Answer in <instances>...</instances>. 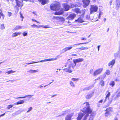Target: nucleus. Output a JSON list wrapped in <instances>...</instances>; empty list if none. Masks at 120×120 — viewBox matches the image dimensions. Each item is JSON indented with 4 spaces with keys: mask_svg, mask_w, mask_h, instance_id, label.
I'll return each mask as SVG.
<instances>
[{
    "mask_svg": "<svg viewBox=\"0 0 120 120\" xmlns=\"http://www.w3.org/2000/svg\"><path fill=\"white\" fill-rule=\"evenodd\" d=\"M51 9L52 10L58 11L55 12V15H60L62 14L63 13V10L60 8V4L59 3L56 2L54 4H51L50 6Z\"/></svg>",
    "mask_w": 120,
    "mask_h": 120,
    "instance_id": "obj_1",
    "label": "nucleus"
},
{
    "mask_svg": "<svg viewBox=\"0 0 120 120\" xmlns=\"http://www.w3.org/2000/svg\"><path fill=\"white\" fill-rule=\"evenodd\" d=\"M84 105L86 106V108L85 109L84 108V109L82 111L84 113L86 114L83 120H86L87 117L89 116V114L92 112V110L90 109L88 102H86L84 103Z\"/></svg>",
    "mask_w": 120,
    "mask_h": 120,
    "instance_id": "obj_2",
    "label": "nucleus"
},
{
    "mask_svg": "<svg viewBox=\"0 0 120 120\" xmlns=\"http://www.w3.org/2000/svg\"><path fill=\"white\" fill-rule=\"evenodd\" d=\"M98 9V6L95 5H91L90 8V13H93L95 12H97Z\"/></svg>",
    "mask_w": 120,
    "mask_h": 120,
    "instance_id": "obj_3",
    "label": "nucleus"
},
{
    "mask_svg": "<svg viewBox=\"0 0 120 120\" xmlns=\"http://www.w3.org/2000/svg\"><path fill=\"white\" fill-rule=\"evenodd\" d=\"M85 11V9H84L82 10V15H81V17L75 20V22L80 23H82L84 22V21L83 19V18L84 17V15Z\"/></svg>",
    "mask_w": 120,
    "mask_h": 120,
    "instance_id": "obj_4",
    "label": "nucleus"
},
{
    "mask_svg": "<svg viewBox=\"0 0 120 120\" xmlns=\"http://www.w3.org/2000/svg\"><path fill=\"white\" fill-rule=\"evenodd\" d=\"M83 115V114L80 113L79 114V116L77 118V120H80ZM71 116L70 115L67 116L65 118L66 120H71Z\"/></svg>",
    "mask_w": 120,
    "mask_h": 120,
    "instance_id": "obj_5",
    "label": "nucleus"
},
{
    "mask_svg": "<svg viewBox=\"0 0 120 120\" xmlns=\"http://www.w3.org/2000/svg\"><path fill=\"white\" fill-rule=\"evenodd\" d=\"M56 60V58H55L54 59L52 58H51V59H45V60H41L40 61H38V62H31V63H26V64H27L29 65V64H33V63H38V62H45V61H53V60Z\"/></svg>",
    "mask_w": 120,
    "mask_h": 120,
    "instance_id": "obj_6",
    "label": "nucleus"
},
{
    "mask_svg": "<svg viewBox=\"0 0 120 120\" xmlns=\"http://www.w3.org/2000/svg\"><path fill=\"white\" fill-rule=\"evenodd\" d=\"M103 70V68H100L96 70L93 74L94 76H96L98 75Z\"/></svg>",
    "mask_w": 120,
    "mask_h": 120,
    "instance_id": "obj_7",
    "label": "nucleus"
},
{
    "mask_svg": "<svg viewBox=\"0 0 120 120\" xmlns=\"http://www.w3.org/2000/svg\"><path fill=\"white\" fill-rule=\"evenodd\" d=\"M76 15L74 13L70 14L67 18V19L68 20H72L76 17Z\"/></svg>",
    "mask_w": 120,
    "mask_h": 120,
    "instance_id": "obj_8",
    "label": "nucleus"
},
{
    "mask_svg": "<svg viewBox=\"0 0 120 120\" xmlns=\"http://www.w3.org/2000/svg\"><path fill=\"white\" fill-rule=\"evenodd\" d=\"M84 60L83 58H79L76 59H74L73 60L74 63L75 64V65H76V63L79 62H81L83 61Z\"/></svg>",
    "mask_w": 120,
    "mask_h": 120,
    "instance_id": "obj_9",
    "label": "nucleus"
},
{
    "mask_svg": "<svg viewBox=\"0 0 120 120\" xmlns=\"http://www.w3.org/2000/svg\"><path fill=\"white\" fill-rule=\"evenodd\" d=\"M115 59H112L108 64V66L109 67L111 66L110 68H112L113 66L114 65L115 63Z\"/></svg>",
    "mask_w": 120,
    "mask_h": 120,
    "instance_id": "obj_10",
    "label": "nucleus"
},
{
    "mask_svg": "<svg viewBox=\"0 0 120 120\" xmlns=\"http://www.w3.org/2000/svg\"><path fill=\"white\" fill-rule=\"evenodd\" d=\"M90 1L89 0H84L83 1V6L85 8L89 4Z\"/></svg>",
    "mask_w": 120,
    "mask_h": 120,
    "instance_id": "obj_11",
    "label": "nucleus"
},
{
    "mask_svg": "<svg viewBox=\"0 0 120 120\" xmlns=\"http://www.w3.org/2000/svg\"><path fill=\"white\" fill-rule=\"evenodd\" d=\"M67 65H68V67L71 68L72 67L73 69L75 68V66L76 65H75V64H74L73 62H69L67 63Z\"/></svg>",
    "mask_w": 120,
    "mask_h": 120,
    "instance_id": "obj_12",
    "label": "nucleus"
},
{
    "mask_svg": "<svg viewBox=\"0 0 120 120\" xmlns=\"http://www.w3.org/2000/svg\"><path fill=\"white\" fill-rule=\"evenodd\" d=\"M39 71V70L38 69H37L36 70L30 69V70L28 71H27V72L30 73L34 74L38 72Z\"/></svg>",
    "mask_w": 120,
    "mask_h": 120,
    "instance_id": "obj_13",
    "label": "nucleus"
},
{
    "mask_svg": "<svg viewBox=\"0 0 120 120\" xmlns=\"http://www.w3.org/2000/svg\"><path fill=\"white\" fill-rule=\"evenodd\" d=\"M94 95L93 92H90L86 96V98L87 99H90Z\"/></svg>",
    "mask_w": 120,
    "mask_h": 120,
    "instance_id": "obj_14",
    "label": "nucleus"
},
{
    "mask_svg": "<svg viewBox=\"0 0 120 120\" xmlns=\"http://www.w3.org/2000/svg\"><path fill=\"white\" fill-rule=\"evenodd\" d=\"M106 94L107 95H106L105 99L104 100V103L106 101L107 99L109 100V97L110 95V93L108 91H107L106 92Z\"/></svg>",
    "mask_w": 120,
    "mask_h": 120,
    "instance_id": "obj_15",
    "label": "nucleus"
},
{
    "mask_svg": "<svg viewBox=\"0 0 120 120\" xmlns=\"http://www.w3.org/2000/svg\"><path fill=\"white\" fill-rule=\"evenodd\" d=\"M38 1L41 2L43 5H44L46 4H47L49 2V0H38Z\"/></svg>",
    "mask_w": 120,
    "mask_h": 120,
    "instance_id": "obj_16",
    "label": "nucleus"
},
{
    "mask_svg": "<svg viewBox=\"0 0 120 120\" xmlns=\"http://www.w3.org/2000/svg\"><path fill=\"white\" fill-rule=\"evenodd\" d=\"M63 5L64 6V8L65 11H67L69 9L70 6L67 4H63Z\"/></svg>",
    "mask_w": 120,
    "mask_h": 120,
    "instance_id": "obj_17",
    "label": "nucleus"
},
{
    "mask_svg": "<svg viewBox=\"0 0 120 120\" xmlns=\"http://www.w3.org/2000/svg\"><path fill=\"white\" fill-rule=\"evenodd\" d=\"M72 48V47L70 46L67 47H66L62 49V51L63 53L64 52L68 50L71 49Z\"/></svg>",
    "mask_w": 120,
    "mask_h": 120,
    "instance_id": "obj_18",
    "label": "nucleus"
},
{
    "mask_svg": "<svg viewBox=\"0 0 120 120\" xmlns=\"http://www.w3.org/2000/svg\"><path fill=\"white\" fill-rule=\"evenodd\" d=\"M105 111L111 114V113L113 112L112 108L111 107L108 108L106 109Z\"/></svg>",
    "mask_w": 120,
    "mask_h": 120,
    "instance_id": "obj_19",
    "label": "nucleus"
},
{
    "mask_svg": "<svg viewBox=\"0 0 120 120\" xmlns=\"http://www.w3.org/2000/svg\"><path fill=\"white\" fill-rule=\"evenodd\" d=\"M21 34V32H16L13 33L12 35V37H15L17 36L18 35Z\"/></svg>",
    "mask_w": 120,
    "mask_h": 120,
    "instance_id": "obj_20",
    "label": "nucleus"
},
{
    "mask_svg": "<svg viewBox=\"0 0 120 120\" xmlns=\"http://www.w3.org/2000/svg\"><path fill=\"white\" fill-rule=\"evenodd\" d=\"M66 72H68L69 73H71L72 72V71L71 69V68L69 67L65 68L63 70Z\"/></svg>",
    "mask_w": 120,
    "mask_h": 120,
    "instance_id": "obj_21",
    "label": "nucleus"
},
{
    "mask_svg": "<svg viewBox=\"0 0 120 120\" xmlns=\"http://www.w3.org/2000/svg\"><path fill=\"white\" fill-rule=\"evenodd\" d=\"M115 4L116 5L117 8H118L119 7L120 4V0H116Z\"/></svg>",
    "mask_w": 120,
    "mask_h": 120,
    "instance_id": "obj_22",
    "label": "nucleus"
},
{
    "mask_svg": "<svg viewBox=\"0 0 120 120\" xmlns=\"http://www.w3.org/2000/svg\"><path fill=\"white\" fill-rule=\"evenodd\" d=\"M22 1L20 2L19 1H18L17 2H16V3L18 7H20L21 6V7L22 6Z\"/></svg>",
    "mask_w": 120,
    "mask_h": 120,
    "instance_id": "obj_23",
    "label": "nucleus"
},
{
    "mask_svg": "<svg viewBox=\"0 0 120 120\" xmlns=\"http://www.w3.org/2000/svg\"><path fill=\"white\" fill-rule=\"evenodd\" d=\"M34 96V95H26L24 97H18L16 98H26V97H29V98H31V97L33 96Z\"/></svg>",
    "mask_w": 120,
    "mask_h": 120,
    "instance_id": "obj_24",
    "label": "nucleus"
},
{
    "mask_svg": "<svg viewBox=\"0 0 120 120\" xmlns=\"http://www.w3.org/2000/svg\"><path fill=\"white\" fill-rule=\"evenodd\" d=\"M24 102V101L23 100H21L19 101H18L16 103V104L17 105L22 104H23Z\"/></svg>",
    "mask_w": 120,
    "mask_h": 120,
    "instance_id": "obj_25",
    "label": "nucleus"
},
{
    "mask_svg": "<svg viewBox=\"0 0 120 120\" xmlns=\"http://www.w3.org/2000/svg\"><path fill=\"white\" fill-rule=\"evenodd\" d=\"M15 71H13L12 70H11L10 71H8L5 73V74L7 73L8 75H9L11 73H15Z\"/></svg>",
    "mask_w": 120,
    "mask_h": 120,
    "instance_id": "obj_26",
    "label": "nucleus"
},
{
    "mask_svg": "<svg viewBox=\"0 0 120 120\" xmlns=\"http://www.w3.org/2000/svg\"><path fill=\"white\" fill-rule=\"evenodd\" d=\"M22 28V27L21 26H17L15 27L14 29V30H18Z\"/></svg>",
    "mask_w": 120,
    "mask_h": 120,
    "instance_id": "obj_27",
    "label": "nucleus"
},
{
    "mask_svg": "<svg viewBox=\"0 0 120 120\" xmlns=\"http://www.w3.org/2000/svg\"><path fill=\"white\" fill-rule=\"evenodd\" d=\"M112 101V100H109L108 102V104L105 106V107H107L109 106Z\"/></svg>",
    "mask_w": 120,
    "mask_h": 120,
    "instance_id": "obj_28",
    "label": "nucleus"
},
{
    "mask_svg": "<svg viewBox=\"0 0 120 120\" xmlns=\"http://www.w3.org/2000/svg\"><path fill=\"white\" fill-rule=\"evenodd\" d=\"M74 11L77 13H81L82 11H80V10L78 8H76L74 9Z\"/></svg>",
    "mask_w": 120,
    "mask_h": 120,
    "instance_id": "obj_29",
    "label": "nucleus"
},
{
    "mask_svg": "<svg viewBox=\"0 0 120 120\" xmlns=\"http://www.w3.org/2000/svg\"><path fill=\"white\" fill-rule=\"evenodd\" d=\"M117 94L116 95V96L114 98V100H115L117 98H119L120 96V94L118 93V92H117Z\"/></svg>",
    "mask_w": 120,
    "mask_h": 120,
    "instance_id": "obj_30",
    "label": "nucleus"
},
{
    "mask_svg": "<svg viewBox=\"0 0 120 120\" xmlns=\"http://www.w3.org/2000/svg\"><path fill=\"white\" fill-rule=\"evenodd\" d=\"M115 85V83L113 81H112L110 82L109 85L111 86L112 87L113 86Z\"/></svg>",
    "mask_w": 120,
    "mask_h": 120,
    "instance_id": "obj_31",
    "label": "nucleus"
},
{
    "mask_svg": "<svg viewBox=\"0 0 120 120\" xmlns=\"http://www.w3.org/2000/svg\"><path fill=\"white\" fill-rule=\"evenodd\" d=\"M92 87V86H90L88 87H87L85 88H84L83 89V90H89V89H91Z\"/></svg>",
    "mask_w": 120,
    "mask_h": 120,
    "instance_id": "obj_32",
    "label": "nucleus"
},
{
    "mask_svg": "<svg viewBox=\"0 0 120 120\" xmlns=\"http://www.w3.org/2000/svg\"><path fill=\"white\" fill-rule=\"evenodd\" d=\"M21 113V112L19 110L18 111L14 113H13L12 115H13L14 116L15 115H18Z\"/></svg>",
    "mask_w": 120,
    "mask_h": 120,
    "instance_id": "obj_33",
    "label": "nucleus"
},
{
    "mask_svg": "<svg viewBox=\"0 0 120 120\" xmlns=\"http://www.w3.org/2000/svg\"><path fill=\"white\" fill-rule=\"evenodd\" d=\"M88 48H89L87 47H80L78 48V49H81L82 50H83L85 49H88Z\"/></svg>",
    "mask_w": 120,
    "mask_h": 120,
    "instance_id": "obj_34",
    "label": "nucleus"
},
{
    "mask_svg": "<svg viewBox=\"0 0 120 120\" xmlns=\"http://www.w3.org/2000/svg\"><path fill=\"white\" fill-rule=\"evenodd\" d=\"M41 27H42L45 28H49L50 27L48 25H46L45 26H44L42 25L41 26Z\"/></svg>",
    "mask_w": 120,
    "mask_h": 120,
    "instance_id": "obj_35",
    "label": "nucleus"
},
{
    "mask_svg": "<svg viewBox=\"0 0 120 120\" xmlns=\"http://www.w3.org/2000/svg\"><path fill=\"white\" fill-rule=\"evenodd\" d=\"M62 18L61 17H59V16H53V18L56 19H61V18Z\"/></svg>",
    "mask_w": 120,
    "mask_h": 120,
    "instance_id": "obj_36",
    "label": "nucleus"
},
{
    "mask_svg": "<svg viewBox=\"0 0 120 120\" xmlns=\"http://www.w3.org/2000/svg\"><path fill=\"white\" fill-rule=\"evenodd\" d=\"M100 84L102 86H103L104 85V82L103 80H101L100 82Z\"/></svg>",
    "mask_w": 120,
    "mask_h": 120,
    "instance_id": "obj_37",
    "label": "nucleus"
},
{
    "mask_svg": "<svg viewBox=\"0 0 120 120\" xmlns=\"http://www.w3.org/2000/svg\"><path fill=\"white\" fill-rule=\"evenodd\" d=\"M110 114L109 113L107 112H106L105 113V117H108L109 115H110Z\"/></svg>",
    "mask_w": 120,
    "mask_h": 120,
    "instance_id": "obj_38",
    "label": "nucleus"
},
{
    "mask_svg": "<svg viewBox=\"0 0 120 120\" xmlns=\"http://www.w3.org/2000/svg\"><path fill=\"white\" fill-rule=\"evenodd\" d=\"M105 73L107 75H109L110 73V71L109 70H106Z\"/></svg>",
    "mask_w": 120,
    "mask_h": 120,
    "instance_id": "obj_39",
    "label": "nucleus"
},
{
    "mask_svg": "<svg viewBox=\"0 0 120 120\" xmlns=\"http://www.w3.org/2000/svg\"><path fill=\"white\" fill-rule=\"evenodd\" d=\"M70 85L72 87H75V85L74 83L72 81H71L70 82Z\"/></svg>",
    "mask_w": 120,
    "mask_h": 120,
    "instance_id": "obj_40",
    "label": "nucleus"
},
{
    "mask_svg": "<svg viewBox=\"0 0 120 120\" xmlns=\"http://www.w3.org/2000/svg\"><path fill=\"white\" fill-rule=\"evenodd\" d=\"M0 10L1 11L0 12V18H1V16L2 17H3V19H4V15L2 12V11H1V10L0 9Z\"/></svg>",
    "mask_w": 120,
    "mask_h": 120,
    "instance_id": "obj_41",
    "label": "nucleus"
},
{
    "mask_svg": "<svg viewBox=\"0 0 120 120\" xmlns=\"http://www.w3.org/2000/svg\"><path fill=\"white\" fill-rule=\"evenodd\" d=\"M32 109V107H30L28 108V110L26 112L27 113H28L31 111Z\"/></svg>",
    "mask_w": 120,
    "mask_h": 120,
    "instance_id": "obj_42",
    "label": "nucleus"
},
{
    "mask_svg": "<svg viewBox=\"0 0 120 120\" xmlns=\"http://www.w3.org/2000/svg\"><path fill=\"white\" fill-rule=\"evenodd\" d=\"M1 28L2 30L4 29H5V27L4 25V24H3L1 25Z\"/></svg>",
    "mask_w": 120,
    "mask_h": 120,
    "instance_id": "obj_43",
    "label": "nucleus"
},
{
    "mask_svg": "<svg viewBox=\"0 0 120 120\" xmlns=\"http://www.w3.org/2000/svg\"><path fill=\"white\" fill-rule=\"evenodd\" d=\"M13 106L12 105H10L8 106L7 108L8 109H10Z\"/></svg>",
    "mask_w": 120,
    "mask_h": 120,
    "instance_id": "obj_44",
    "label": "nucleus"
},
{
    "mask_svg": "<svg viewBox=\"0 0 120 120\" xmlns=\"http://www.w3.org/2000/svg\"><path fill=\"white\" fill-rule=\"evenodd\" d=\"M71 79L74 82L77 81L79 79H76L75 78H72Z\"/></svg>",
    "mask_w": 120,
    "mask_h": 120,
    "instance_id": "obj_45",
    "label": "nucleus"
},
{
    "mask_svg": "<svg viewBox=\"0 0 120 120\" xmlns=\"http://www.w3.org/2000/svg\"><path fill=\"white\" fill-rule=\"evenodd\" d=\"M115 81H120V77H119L117 78L116 79Z\"/></svg>",
    "mask_w": 120,
    "mask_h": 120,
    "instance_id": "obj_46",
    "label": "nucleus"
},
{
    "mask_svg": "<svg viewBox=\"0 0 120 120\" xmlns=\"http://www.w3.org/2000/svg\"><path fill=\"white\" fill-rule=\"evenodd\" d=\"M22 34L24 36H26L27 34V33L26 32H24Z\"/></svg>",
    "mask_w": 120,
    "mask_h": 120,
    "instance_id": "obj_47",
    "label": "nucleus"
},
{
    "mask_svg": "<svg viewBox=\"0 0 120 120\" xmlns=\"http://www.w3.org/2000/svg\"><path fill=\"white\" fill-rule=\"evenodd\" d=\"M88 43V42H84V43H78V44H77V45H80V44H87Z\"/></svg>",
    "mask_w": 120,
    "mask_h": 120,
    "instance_id": "obj_48",
    "label": "nucleus"
},
{
    "mask_svg": "<svg viewBox=\"0 0 120 120\" xmlns=\"http://www.w3.org/2000/svg\"><path fill=\"white\" fill-rule=\"evenodd\" d=\"M86 17L87 19L89 20L90 19V16L89 15H86Z\"/></svg>",
    "mask_w": 120,
    "mask_h": 120,
    "instance_id": "obj_49",
    "label": "nucleus"
},
{
    "mask_svg": "<svg viewBox=\"0 0 120 120\" xmlns=\"http://www.w3.org/2000/svg\"><path fill=\"white\" fill-rule=\"evenodd\" d=\"M32 21H33L35 22L38 23H40L39 22H38V21H37V20H35L34 19H32Z\"/></svg>",
    "mask_w": 120,
    "mask_h": 120,
    "instance_id": "obj_50",
    "label": "nucleus"
},
{
    "mask_svg": "<svg viewBox=\"0 0 120 120\" xmlns=\"http://www.w3.org/2000/svg\"><path fill=\"white\" fill-rule=\"evenodd\" d=\"M41 26H42V25H40L39 26H37V25H36V27L37 28H39L40 27H41Z\"/></svg>",
    "mask_w": 120,
    "mask_h": 120,
    "instance_id": "obj_51",
    "label": "nucleus"
},
{
    "mask_svg": "<svg viewBox=\"0 0 120 120\" xmlns=\"http://www.w3.org/2000/svg\"><path fill=\"white\" fill-rule=\"evenodd\" d=\"M104 101H103V99H102L99 101H98V103H102L103 102H104ZM104 103V102H103Z\"/></svg>",
    "mask_w": 120,
    "mask_h": 120,
    "instance_id": "obj_52",
    "label": "nucleus"
},
{
    "mask_svg": "<svg viewBox=\"0 0 120 120\" xmlns=\"http://www.w3.org/2000/svg\"><path fill=\"white\" fill-rule=\"evenodd\" d=\"M12 13L10 12H8V15L9 16V17H10Z\"/></svg>",
    "mask_w": 120,
    "mask_h": 120,
    "instance_id": "obj_53",
    "label": "nucleus"
},
{
    "mask_svg": "<svg viewBox=\"0 0 120 120\" xmlns=\"http://www.w3.org/2000/svg\"><path fill=\"white\" fill-rule=\"evenodd\" d=\"M78 44V43H77V44L73 45H72L73 46V47H75V46H77V45H77Z\"/></svg>",
    "mask_w": 120,
    "mask_h": 120,
    "instance_id": "obj_54",
    "label": "nucleus"
},
{
    "mask_svg": "<svg viewBox=\"0 0 120 120\" xmlns=\"http://www.w3.org/2000/svg\"><path fill=\"white\" fill-rule=\"evenodd\" d=\"M90 74H92L93 73V69H91L90 71Z\"/></svg>",
    "mask_w": 120,
    "mask_h": 120,
    "instance_id": "obj_55",
    "label": "nucleus"
},
{
    "mask_svg": "<svg viewBox=\"0 0 120 120\" xmlns=\"http://www.w3.org/2000/svg\"><path fill=\"white\" fill-rule=\"evenodd\" d=\"M117 92H118V93L120 94V88H119L118 89H117Z\"/></svg>",
    "mask_w": 120,
    "mask_h": 120,
    "instance_id": "obj_56",
    "label": "nucleus"
},
{
    "mask_svg": "<svg viewBox=\"0 0 120 120\" xmlns=\"http://www.w3.org/2000/svg\"><path fill=\"white\" fill-rule=\"evenodd\" d=\"M114 120H118V118L116 116L114 118Z\"/></svg>",
    "mask_w": 120,
    "mask_h": 120,
    "instance_id": "obj_57",
    "label": "nucleus"
},
{
    "mask_svg": "<svg viewBox=\"0 0 120 120\" xmlns=\"http://www.w3.org/2000/svg\"><path fill=\"white\" fill-rule=\"evenodd\" d=\"M81 39L82 40H86V38H82Z\"/></svg>",
    "mask_w": 120,
    "mask_h": 120,
    "instance_id": "obj_58",
    "label": "nucleus"
},
{
    "mask_svg": "<svg viewBox=\"0 0 120 120\" xmlns=\"http://www.w3.org/2000/svg\"><path fill=\"white\" fill-rule=\"evenodd\" d=\"M20 17L21 18H23L24 17L22 16V14H21V12L20 13Z\"/></svg>",
    "mask_w": 120,
    "mask_h": 120,
    "instance_id": "obj_59",
    "label": "nucleus"
},
{
    "mask_svg": "<svg viewBox=\"0 0 120 120\" xmlns=\"http://www.w3.org/2000/svg\"><path fill=\"white\" fill-rule=\"evenodd\" d=\"M100 46H101L100 45H98V51H99V48H100Z\"/></svg>",
    "mask_w": 120,
    "mask_h": 120,
    "instance_id": "obj_60",
    "label": "nucleus"
},
{
    "mask_svg": "<svg viewBox=\"0 0 120 120\" xmlns=\"http://www.w3.org/2000/svg\"><path fill=\"white\" fill-rule=\"evenodd\" d=\"M36 25L35 24H33L32 25H31V26H32L33 27H36Z\"/></svg>",
    "mask_w": 120,
    "mask_h": 120,
    "instance_id": "obj_61",
    "label": "nucleus"
},
{
    "mask_svg": "<svg viewBox=\"0 0 120 120\" xmlns=\"http://www.w3.org/2000/svg\"><path fill=\"white\" fill-rule=\"evenodd\" d=\"M118 55V54L117 53H115L114 54V56L115 57H116Z\"/></svg>",
    "mask_w": 120,
    "mask_h": 120,
    "instance_id": "obj_62",
    "label": "nucleus"
},
{
    "mask_svg": "<svg viewBox=\"0 0 120 120\" xmlns=\"http://www.w3.org/2000/svg\"><path fill=\"white\" fill-rule=\"evenodd\" d=\"M99 103H98H98L97 105H98V107H100V105H101L100 104H99Z\"/></svg>",
    "mask_w": 120,
    "mask_h": 120,
    "instance_id": "obj_63",
    "label": "nucleus"
},
{
    "mask_svg": "<svg viewBox=\"0 0 120 120\" xmlns=\"http://www.w3.org/2000/svg\"><path fill=\"white\" fill-rule=\"evenodd\" d=\"M56 95H57L56 94H54V95H53L52 96V97H55V96H56Z\"/></svg>",
    "mask_w": 120,
    "mask_h": 120,
    "instance_id": "obj_64",
    "label": "nucleus"
}]
</instances>
